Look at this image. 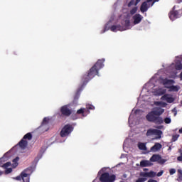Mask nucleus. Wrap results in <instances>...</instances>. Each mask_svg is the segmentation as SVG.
Here are the masks:
<instances>
[{
    "instance_id": "nucleus-1",
    "label": "nucleus",
    "mask_w": 182,
    "mask_h": 182,
    "mask_svg": "<svg viewBox=\"0 0 182 182\" xmlns=\"http://www.w3.org/2000/svg\"><path fill=\"white\" fill-rule=\"evenodd\" d=\"M103 63H105V58L98 60L90 70L82 76L81 86L77 89L74 97L75 100H77V99H79L80 92L83 90V88L86 85H87V83H89V81L92 80L95 76H99V71L100 69L103 68V66H105V64Z\"/></svg>"
},
{
    "instance_id": "nucleus-2",
    "label": "nucleus",
    "mask_w": 182,
    "mask_h": 182,
    "mask_svg": "<svg viewBox=\"0 0 182 182\" xmlns=\"http://www.w3.org/2000/svg\"><path fill=\"white\" fill-rule=\"evenodd\" d=\"M164 113V109L156 108L155 110L149 112L146 116V119L147 122H150L151 123H154L155 124H163L164 120L160 116Z\"/></svg>"
},
{
    "instance_id": "nucleus-3",
    "label": "nucleus",
    "mask_w": 182,
    "mask_h": 182,
    "mask_svg": "<svg viewBox=\"0 0 182 182\" xmlns=\"http://www.w3.org/2000/svg\"><path fill=\"white\" fill-rule=\"evenodd\" d=\"M156 172L151 171L149 172H140L139 176L141 178H139L135 182H145L147 181V177L149 178H153V177H156Z\"/></svg>"
},
{
    "instance_id": "nucleus-4",
    "label": "nucleus",
    "mask_w": 182,
    "mask_h": 182,
    "mask_svg": "<svg viewBox=\"0 0 182 182\" xmlns=\"http://www.w3.org/2000/svg\"><path fill=\"white\" fill-rule=\"evenodd\" d=\"M116 181V175L109 174L108 172L102 173L100 177V182H114Z\"/></svg>"
},
{
    "instance_id": "nucleus-5",
    "label": "nucleus",
    "mask_w": 182,
    "mask_h": 182,
    "mask_svg": "<svg viewBox=\"0 0 182 182\" xmlns=\"http://www.w3.org/2000/svg\"><path fill=\"white\" fill-rule=\"evenodd\" d=\"M161 134H163V132H161V130L151 128L147 130L146 136H147V137L150 136H156L155 139H161Z\"/></svg>"
},
{
    "instance_id": "nucleus-6",
    "label": "nucleus",
    "mask_w": 182,
    "mask_h": 182,
    "mask_svg": "<svg viewBox=\"0 0 182 182\" xmlns=\"http://www.w3.org/2000/svg\"><path fill=\"white\" fill-rule=\"evenodd\" d=\"M72 132H73V127L69 124H67L61 129L60 132V136L61 137H67V136H69V134H70Z\"/></svg>"
},
{
    "instance_id": "nucleus-7",
    "label": "nucleus",
    "mask_w": 182,
    "mask_h": 182,
    "mask_svg": "<svg viewBox=\"0 0 182 182\" xmlns=\"http://www.w3.org/2000/svg\"><path fill=\"white\" fill-rule=\"evenodd\" d=\"M60 112L63 117H69L73 113V111L69 105L62 106L60 109Z\"/></svg>"
},
{
    "instance_id": "nucleus-8",
    "label": "nucleus",
    "mask_w": 182,
    "mask_h": 182,
    "mask_svg": "<svg viewBox=\"0 0 182 182\" xmlns=\"http://www.w3.org/2000/svg\"><path fill=\"white\" fill-rule=\"evenodd\" d=\"M153 1V2H152ZM159 1L160 0H146V1H144L140 7V11L141 12H142L143 14H144V12H147V11L149 10V2H152L151 6H153L154 5L155 2H159Z\"/></svg>"
},
{
    "instance_id": "nucleus-9",
    "label": "nucleus",
    "mask_w": 182,
    "mask_h": 182,
    "mask_svg": "<svg viewBox=\"0 0 182 182\" xmlns=\"http://www.w3.org/2000/svg\"><path fill=\"white\" fill-rule=\"evenodd\" d=\"M152 163H159V164H164L166 163V160L161 158V156L159 154H154L149 159Z\"/></svg>"
},
{
    "instance_id": "nucleus-10",
    "label": "nucleus",
    "mask_w": 182,
    "mask_h": 182,
    "mask_svg": "<svg viewBox=\"0 0 182 182\" xmlns=\"http://www.w3.org/2000/svg\"><path fill=\"white\" fill-rule=\"evenodd\" d=\"M132 19L134 21V25H138V23H140L143 21V16L140 14H136L133 16Z\"/></svg>"
},
{
    "instance_id": "nucleus-11",
    "label": "nucleus",
    "mask_w": 182,
    "mask_h": 182,
    "mask_svg": "<svg viewBox=\"0 0 182 182\" xmlns=\"http://www.w3.org/2000/svg\"><path fill=\"white\" fill-rule=\"evenodd\" d=\"M28 171H31V168H27L21 173V176L23 182H29V178H28V173H27Z\"/></svg>"
},
{
    "instance_id": "nucleus-12",
    "label": "nucleus",
    "mask_w": 182,
    "mask_h": 182,
    "mask_svg": "<svg viewBox=\"0 0 182 182\" xmlns=\"http://www.w3.org/2000/svg\"><path fill=\"white\" fill-rule=\"evenodd\" d=\"M161 100H165L167 103H173L174 102V97H169L168 94H165L161 97Z\"/></svg>"
},
{
    "instance_id": "nucleus-13",
    "label": "nucleus",
    "mask_w": 182,
    "mask_h": 182,
    "mask_svg": "<svg viewBox=\"0 0 182 182\" xmlns=\"http://www.w3.org/2000/svg\"><path fill=\"white\" fill-rule=\"evenodd\" d=\"M163 147L161 144L160 143H155V144L151 147V151H153V153H156V151H159Z\"/></svg>"
},
{
    "instance_id": "nucleus-14",
    "label": "nucleus",
    "mask_w": 182,
    "mask_h": 182,
    "mask_svg": "<svg viewBox=\"0 0 182 182\" xmlns=\"http://www.w3.org/2000/svg\"><path fill=\"white\" fill-rule=\"evenodd\" d=\"M165 87L169 89L168 92H178L180 90V86L178 85L165 86Z\"/></svg>"
},
{
    "instance_id": "nucleus-15",
    "label": "nucleus",
    "mask_w": 182,
    "mask_h": 182,
    "mask_svg": "<svg viewBox=\"0 0 182 182\" xmlns=\"http://www.w3.org/2000/svg\"><path fill=\"white\" fill-rule=\"evenodd\" d=\"M166 92L165 89L159 88L154 92V95L155 96H163V95H166Z\"/></svg>"
},
{
    "instance_id": "nucleus-16",
    "label": "nucleus",
    "mask_w": 182,
    "mask_h": 182,
    "mask_svg": "<svg viewBox=\"0 0 182 182\" xmlns=\"http://www.w3.org/2000/svg\"><path fill=\"white\" fill-rule=\"evenodd\" d=\"M178 15V11H172L169 14V18L171 21H174V19H177V16Z\"/></svg>"
},
{
    "instance_id": "nucleus-17",
    "label": "nucleus",
    "mask_w": 182,
    "mask_h": 182,
    "mask_svg": "<svg viewBox=\"0 0 182 182\" xmlns=\"http://www.w3.org/2000/svg\"><path fill=\"white\" fill-rule=\"evenodd\" d=\"M112 32H116V31H123V27L120 25H113L110 27Z\"/></svg>"
},
{
    "instance_id": "nucleus-18",
    "label": "nucleus",
    "mask_w": 182,
    "mask_h": 182,
    "mask_svg": "<svg viewBox=\"0 0 182 182\" xmlns=\"http://www.w3.org/2000/svg\"><path fill=\"white\" fill-rule=\"evenodd\" d=\"M140 166L141 167H150L151 166H153V164H151L150 161L143 160L141 161Z\"/></svg>"
},
{
    "instance_id": "nucleus-19",
    "label": "nucleus",
    "mask_w": 182,
    "mask_h": 182,
    "mask_svg": "<svg viewBox=\"0 0 182 182\" xmlns=\"http://www.w3.org/2000/svg\"><path fill=\"white\" fill-rule=\"evenodd\" d=\"M18 146L21 149H26L28 146V141L25 140L23 138L19 141Z\"/></svg>"
},
{
    "instance_id": "nucleus-20",
    "label": "nucleus",
    "mask_w": 182,
    "mask_h": 182,
    "mask_svg": "<svg viewBox=\"0 0 182 182\" xmlns=\"http://www.w3.org/2000/svg\"><path fill=\"white\" fill-rule=\"evenodd\" d=\"M162 82L164 86H167L166 85H173V83H175V81L173 80H168L167 78L164 79Z\"/></svg>"
},
{
    "instance_id": "nucleus-21",
    "label": "nucleus",
    "mask_w": 182,
    "mask_h": 182,
    "mask_svg": "<svg viewBox=\"0 0 182 182\" xmlns=\"http://www.w3.org/2000/svg\"><path fill=\"white\" fill-rule=\"evenodd\" d=\"M77 114H82L83 117H86L87 116V114L86 112V109L85 108H80L77 111Z\"/></svg>"
},
{
    "instance_id": "nucleus-22",
    "label": "nucleus",
    "mask_w": 182,
    "mask_h": 182,
    "mask_svg": "<svg viewBox=\"0 0 182 182\" xmlns=\"http://www.w3.org/2000/svg\"><path fill=\"white\" fill-rule=\"evenodd\" d=\"M90 110H95V106L90 104L87 105L85 107V112H87V114H89V113H90Z\"/></svg>"
},
{
    "instance_id": "nucleus-23",
    "label": "nucleus",
    "mask_w": 182,
    "mask_h": 182,
    "mask_svg": "<svg viewBox=\"0 0 182 182\" xmlns=\"http://www.w3.org/2000/svg\"><path fill=\"white\" fill-rule=\"evenodd\" d=\"M138 147L139 150H147V147L146 146V144L139 142L138 144Z\"/></svg>"
},
{
    "instance_id": "nucleus-24",
    "label": "nucleus",
    "mask_w": 182,
    "mask_h": 182,
    "mask_svg": "<svg viewBox=\"0 0 182 182\" xmlns=\"http://www.w3.org/2000/svg\"><path fill=\"white\" fill-rule=\"evenodd\" d=\"M138 4L139 3H137V0H131L128 4V7L130 8V6H133V5L137 6Z\"/></svg>"
},
{
    "instance_id": "nucleus-25",
    "label": "nucleus",
    "mask_w": 182,
    "mask_h": 182,
    "mask_svg": "<svg viewBox=\"0 0 182 182\" xmlns=\"http://www.w3.org/2000/svg\"><path fill=\"white\" fill-rule=\"evenodd\" d=\"M23 139L24 140H32V134H31V132L27 133L23 136Z\"/></svg>"
},
{
    "instance_id": "nucleus-26",
    "label": "nucleus",
    "mask_w": 182,
    "mask_h": 182,
    "mask_svg": "<svg viewBox=\"0 0 182 182\" xmlns=\"http://www.w3.org/2000/svg\"><path fill=\"white\" fill-rule=\"evenodd\" d=\"M48 123H49L48 118V117H45L43 119V122H42V124H41L42 127H43L44 126H46V124H48Z\"/></svg>"
},
{
    "instance_id": "nucleus-27",
    "label": "nucleus",
    "mask_w": 182,
    "mask_h": 182,
    "mask_svg": "<svg viewBox=\"0 0 182 182\" xmlns=\"http://www.w3.org/2000/svg\"><path fill=\"white\" fill-rule=\"evenodd\" d=\"M18 161H19V157H16V159H13V167H17Z\"/></svg>"
},
{
    "instance_id": "nucleus-28",
    "label": "nucleus",
    "mask_w": 182,
    "mask_h": 182,
    "mask_svg": "<svg viewBox=\"0 0 182 182\" xmlns=\"http://www.w3.org/2000/svg\"><path fill=\"white\" fill-rule=\"evenodd\" d=\"M137 6H135V7H134V8H132L131 10H130V11H129V13H130V15H134V14H136V12H137Z\"/></svg>"
},
{
    "instance_id": "nucleus-29",
    "label": "nucleus",
    "mask_w": 182,
    "mask_h": 182,
    "mask_svg": "<svg viewBox=\"0 0 182 182\" xmlns=\"http://www.w3.org/2000/svg\"><path fill=\"white\" fill-rule=\"evenodd\" d=\"M178 137H180V135H178V134L173 135L171 141H177V140L178 139Z\"/></svg>"
},
{
    "instance_id": "nucleus-30",
    "label": "nucleus",
    "mask_w": 182,
    "mask_h": 182,
    "mask_svg": "<svg viewBox=\"0 0 182 182\" xmlns=\"http://www.w3.org/2000/svg\"><path fill=\"white\" fill-rule=\"evenodd\" d=\"M10 166H11V162H6V164H4L2 166H1V167L3 168H8V167H10Z\"/></svg>"
},
{
    "instance_id": "nucleus-31",
    "label": "nucleus",
    "mask_w": 182,
    "mask_h": 182,
    "mask_svg": "<svg viewBox=\"0 0 182 182\" xmlns=\"http://www.w3.org/2000/svg\"><path fill=\"white\" fill-rule=\"evenodd\" d=\"M178 178L179 180H182V170L181 169L178 170Z\"/></svg>"
},
{
    "instance_id": "nucleus-32",
    "label": "nucleus",
    "mask_w": 182,
    "mask_h": 182,
    "mask_svg": "<svg viewBox=\"0 0 182 182\" xmlns=\"http://www.w3.org/2000/svg\"><path fill=\"white\" fill-rule=\"evenodd\" d=\"M164 122L166 124H170L171 123V119L166 117L164 119Z\"/></svg>"
},
{
    "instance_id": "nucleus-33",
    "label": "nucleus",
    "mask_w": 182,
    "mask_h": 182,
    "mask_svg": "<svg viewBox=\"0 0 182 182\" xmlns=\"http://www.w3.org/2000/svg\"><path fill=\"white\" fill-rule=\"evenodd\" d=\"M176 70H181L182 69V63L177 64L176 65Z\"/></svg>"
},
{
    "instance_id": "nucleus-34",
    "label": "nucleus",
    "mask_w": 182,
    "mask_h": 182,
    "mask_svg": "<svg viewBox=\"0 0 182 182\" xmlns=\"http://www.w3.org/2000/svg\"><path fill=\"white\" fill-rule=\"evenodd\" d=\"M169 174H170V176H173V174H176V169H174V168H171V169L169 170Z\"/></svg>"
},
{
    "instance_id": "nucleus-35",
    "label": "nucleus",
    "mask_w": 182,
    "mask_h": 182,
    "mask_svg": "<svg viewBox=\"0 0 182 182\" xmlns=\"http://www.w3.org/2000/svg\"><path fill=\"white\" fill-rule=\"evenodd\" d=\"M11 171H12V168H6L5 173L9 174V173H11Z\"/></svg>"
},
{
    "instance_id": "nucleus-36",
    "label": "nucleus",
    "mask_w": 182,
    "mask_h": 182,
    "mask_svg": "<svg viewBox=\"0 0 182 182\" xmlns=\"http://www.w3.org/2000/svg\"><path fill=\"white\" fill-rule=\"evenodd\" d=\"M125 26H126V28L130 26V21L129 20H125Z\"/></svg>"
},
{
    "instance_id": "nucleus-37",
    "label": "nucleus",
    "mask_w": 182,
    "mask_h": 182,
    "mask_svg": "<svg viewBox=\"0 0 182 182\" xmlns=\"http://www.w3.org/2000/svg\"><path fill=\"white\" fill-rule=\"evenodd\" d=\"M164 173V171H160L157 174V177H161V176H163V173Z\"/></svg>"
},
{
    "instance_id": "nucleus-38",
    "label": "nucleus",
    "mask_w": 182,
    "mask_h": 182,
    "mask_svg": "<svg viewBox=\"0 0 182 182\" xmlns=\"http://www.w3.org/2000/svg\"><path fill=\"white\" fill-rule=\"evenodd\" d=\"M15 178H16V180L21 181V180H22V176H21V175H20V176L16 177Z\"/></svg>"
},
{
    "instance_id": "nucleus-39",
    "label": "nucleus",
    "mask_w": 182,
    "mask_h": 182,
    "mask_svg": "<svg viewBox=\"0 0 182 182\" xmlns=\"http://www.w3.org/2000/svg\"><path fill=\"white\" fill-rule=\"evenodd\" d=\"M148 182H157V181L156 180H154V179H149L148 181Z\"/></svg>"
},
{
    "instance_id": "nucleus-40",
    "label": "nucleus",
    "mask_w": 182,
    "mask_h": 182,
    "mask_svg": "<svg viewBox=\"0 0 182 182\" xmlns=\"http://www.w3.org/2000/svg\"><path fill=\"white\" fill-rule=\"evenodd\" d=\"M180 80H182V72L179 75Z\"/></svg>"
},
{
    "instance_id": "nucleus-41",
    "label": "nucleus",
    "mask_w": 182,
    "mask_h": 182,
    "mask_svg": "<svg viewBox=\"0 0 182 182\" xmlns=\"http://www.w3.org/2000/svg\"><path fill=\"white\" fill-rule=\"evenodd\" d=\"M143 170H144V171H145V173H146V171H149V168H145Z\"/></svg>"
},
{
    "instance_id": "nucleus-42",
    "label": "nucleus",
    "mask_w": 182,
    "mask_h": 182,
    "mask_svg": "<svg viewBox=\"0 0 182 182\" xmlns=\"http://www.w3.org/2000/svg\"><path fill=\"white\" fill-rule=\"evenodd\" d=\"M178 132L181 134H182V128L179 129Z\"/></svg>"
},
{
    "instance_id": "nucleus-43",
    "label": "nucleus",
    "mask_w": 182,
    "mask_h": 182,
    "mask_svg": "<svg viewBox=\"0 0 182 182\" xmlns=\"http://www.w3.org/2000/svg\"><path fill=\"white\" fill-rule=\"evenodd\" d=\"M2 174H4V172L0 171V176H2Z\"/></svg>"
},
{
    "instance_id": "nucleus-44",
    "label": "nucleus",
    "mask_w": 182,
    "mask_h": 182,
    "mask_svg": "<svg viewBox=\"0 0 182 182\" xmlns=\"http://www.w3.org/2000/svg\"><path fill=\"white\" fill-rule=\"evenodd\" d=\"M141 0H136V4H139Z\"/></svg>"
},
{
    "instance_id": "nucleus-45",
    "label": "nucleus",
    "mask_w": 182,
    "mask_h": 182,
    "mask_svg": "<svg viewBox=\"0 0 182 182\" xmlns=\"http://www.w3.org/2000/svg\"><path fill=\"white\" fill-rule=\"evenodd\" d=\"M105 32H106V28H105V30H104L103 33H105Z\"/></svg>"
},
{
    "instance_id": "nucleus-46",
    "label": "nucleus",
    "mask_w": 182,
    "mask_h": 182,
    "mask_svg": "<svg viewBox=\"0 0 182 182\" xmlns=\"http://www.w3.org/2000/svg\"><path fill=\"white\" fill-rule=\"evenodd\" d=\"M177 114V112L175 113V116Z\"/></svg>"
},
{
    "instance_id": "nucleus-47",
    "label": "nucleus",
    "mask_w": 182,
    "mask_h": 182,
    "mask_svg": "<svg viewBox=\"0 0 182 182\" xmlns=\"http://www.w3.org/2000/svg\"><path fill=\"white\" fill-rule=\"evenodd\" d=\"M0 160H1V161H2V159H1Z\"/></svg>"
}]
</instances>
